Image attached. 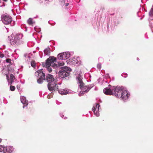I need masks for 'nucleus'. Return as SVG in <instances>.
Segmentation results:
<instances>
[{
  "mask_svg": "<svg viewBox=\"0 0 153 153\" xmlns=\"http://www.w3.org/2000/svg\"><path fill=\"white\" fill-rule=\"evenodd\" d=\"M56 61V58L54 57H50L47 59L46 61V62H42V65L43 67H45L46 70L49 73H51L52 71V67L53 68H58L60 67V66H62L64 65V62L60 61L57 64L54 63L51 65V64L55 62Z\"/></svg>",
  "mask_w": 153,
  "mask_h": 153,
  "instance_id": "obj_1",
  "label": "nucleus"
},
{
  "mask_svg": "<svg viewBox=\"0 0 153 153\" xmlns=\"http://www.w3.org/2000/svg\"><path fill=\"white\" fill-rule=\"evenodd\" d=\"M46 80L48 83V90L51 91L58 90V86L56 83L57 81L56 77H46Z\"/></svg>",
  "mask_w": 153,
  "mask_h": 153,
  "instance_id": "obj_2",
  "label": "nucleus"
},
{
  "mask_svg": "<svg viewBox=\"0 0 153 153\" xmlns=\"http://www.w3.org/2000/svg\"><path fill=\"white\" fill-rule=\"evenodd\" d=\"M115 91L117 92L116 93H114L115 94V96L118 98H121L124 100L128 99L130 95L126 91H123L122 89L120 87L115 89Z\"/></svg>",
  "mask_w": 153,
  "mask_h": 153,
  "instance_id": "obj_3",
  "label": "nucleus"
},
{
  "mask_svg": "<svg viewBox=\"0 0 153 153\" xmlns=\"http://www.w3.org/2000/svg\"><path fill=\"white\" fill-rule=\"evenodd\" d=\"M71 71V69L67 66L61 67V70L59 72V76H68L70 75L69 71Z\"/></svg>",
  "mask_w": 153,
  "mask_h": 153,
  "instance_id": "obj_4",
  "label": "nucleus"
},
{
  "mask_svg": "<svg viewBox=\"0 0 153 153\" xmlns=\"http://www.w3.org/2000/svg\"><path fill=\"white\" fill-rule=\"evenodd\" d=\"M1 18L2 22L6 25L10 24L12 21V18L9 15H3L1 16Z\"/></svg>",
  "mask_w": 153,
  "mask_h": 153,
  "instance_id": "obj_5",
  "label": "nucleus"
},
{
  "mask_svg": "<svg viewBox=\"0 0 153 153\" xmlns=\"http://www.w3.org/2000/svg\"><path fill=\"white\" fill-rule=\"evenodd\" d=\"M117 88L115 87H113L111 89L106 88L103 90V92L106 95H113L115 96V93H117V92L115 91V89H117Z\"/></svg>",
  "mask_w": 153,
  "mask_h": 153,
  "instance_id": "obj_6",
  "label": "nucleus"
},
{
  "mask_svg": "<svg viewBox=\"0 0 153 153\" xmlns=\"http://www.w3.org/2000/svg\"><path fill=\"white\" fill-rule=\"evenodd\" d=\"M22 35L21 34H16L14 37L13 39H12L10 40V42L12 45L18 43L20 39L22 38Z\"/></svg>",
  "mask_w": 153,
  "mask_h": 153,
  "instance_id": "obj_7",
  "label": "nucleus"
},
{
  "mask_svg": "<svg viewBox=\"0 0 153 153\" xmlns=\"http://www.w3.org/2000/svg\"><path fill=\"white\" fill-rule=\"evenodd\" d=\"M14 148L13 147H4V153H12L13 151Z\"/></svg>",
  "mask_w": 153,
  "mask_h": 153,
  "instance_id": "obj_8",
  "label": "nucleus"
},
{
  "mask_svg": "<svg viewBox=\"0 0 153 153\" xmlns=\"http://www.w3.org/2000/svg\"><path fill=\"white\" fill-rule=\"evenodd\" d=\"M81 90V92L82 94H84L85 92H87L91 89V88L88 86H83L82 87L80 88Z\"/></svg>",
  "mask_w": 153,
  "mask_h": 153,
  "instance_id": "obj_9",
  "label": "nucleus"
},
{
  "mask_svg": "<svg viewBox=\"0 0 153 153\" xmlns=\"http://www.w3.org/2000/svg\"><path fill=\"white\" fill-rule=\"evenodd\" d=\"M43 69L38 70L35 72V76H45V73L43 72Z\"/></svg>",
  "mask_w": 153,
  "mask_h": 153,
  "instance_id": "obj_10",
  "label": "nucleus"
},
{
  "mask_svg": "<svg viewBox=\"0 0 153 153\" xmlns=\"http://www.w3.org/2000/svg\"><path fill=\"white\" fill-rule=\"evenodd\" d=\"M82 77H77V82L78 83L80 88H81L85 84L82 80Z\"/></svg>",
  "mask_w": 153,
  "mask_h": 153,
  "instance_id": "obj_11",
  "label": "nucleus"
},
{
  "mask_svg": "<svg viewBox=\"0 0 153 153\" xmlns=\"http://www.w3.org/2000/svg\"><path fill=\"white\" fill-rule=\"evenodd\" d=\"M21 102L24 105L23 106V108L25 106H26L28 105V101L26 100L25 97H21Z\"/></svg>",
  "mask_w": 153,
  "mask_h": 153,
  "instance_id": "obj_12",
  "label": "nucleus"
},
{
  "mask_svg": "<svg viewBox=\"0 0 153 153\" xmlns=\"http://www.w3.org/2000/svg\"><path fill=\"white\" fill-rule=\"evenodd\" d=\"M63 59H66L69 58L70 56V54L69 52H65L62 53Z\"/></svg>",
  "mask_w": 153,
  "mask_h": 153,
  "instance_id": "obj_13",
  "label": "nucleus"
},
{
  "mask_svg": "<svg viewBox=\"0 0 153 153\" xmlns=\"http://www.w3.org/2000/svg\"><path fill=\"white\" fill-rule=\"evenodd\" d=\"M7 80L8 82L10 84H12L14 80L15 79V77H7Z\"/></svg>",
  "mask_w": 153,
  "mask_h": 153,
  "instance_id": "obj_14",
  "label": "nucleus"
},
{
  "mask_svg": "<svg viewBox=\"0 0 153 153\" xmlns=\"http://www.w3.org/2000/svg\"><path fill=\"white\" fill-rule=\"evenodd\" d=\"M92 110L94 112V114L96 115V116L97 117L99 116V112H97V109H96V108L94 106L93 107Z\"/></svg>",
  "mask_w": 153,
  "mask_h": 153,
  "instance_id": "obj_15",
  "label": "nucleus"
},
{
  "mask_svg": "<svg viewBox=\"0 0 153 153\" xmlns=\"http://www.w3.org/2000/svg\"><path fill=\"white\" fill-rule=\"evenodd\" d=\"M84 74V73L82 72L80 70H78L77 71L76 75V76H83Z\"/></svg>",
  "mask_w": 153,
  "mask_h": 153,
  "instance_id": "obj_16",
  "label": "nucleus"
},
{
  "mask_svg": "<svg viewBox=\"0 0 153 153\" xmlns=\"http://www.w3.org/2000/svg\"><path fill=\"white\" fill-rule=\"evenodd\" d=\"M45 79V77H40L37 80V82L39 84H41L43 82V80Z\"/></svg>",
  "mask_w": 153,
  "mask_h": 153,
  "instance_id": "obj_17",
  "label": "nucleus"
},
{
  "mask_svg": "<svg viewBox=\"0 0 153 153\" xmlns=\"http://www.w3.org/2000/svg\"><path fill=\"white\" fill-rule=\"evenodd\" d=\"M59 92L62 95L66 94L67 93V91H65L63 89H61V90H59Z\"/></svg>",
  "mask_w": 153,
  "mask_h": 153,
  "instance_id": "obj_18",
  "label": "nucleus"
},
{
  "mask_svg": "<svg viewBox=\"0 0 153 153\" xmlns=\"http://www.w3.org/2000/svg\"><path fill=\"white\" fill-rule=\"evenodd\" d=\"M44 52L45 54L46 55H49L50 53V48H47L45 49L44 50Z\"/></svg>",
  "mask_w": 153,
  "mask_h": 153,
  "instance_id": "obj_19",
  "label": "nucleus"
},
{
  "mask_svg": "<svg viewBox=\"0 0 153 153\" xmlns=\"http://www.w3.org/2000/svg\"><path fill=\"white\" fill-rule=\"evenodd\" d=\"M27 22L29 25H32L35 23L33 21V19L31 18H30L27 20Z\"/></svg>",
  "mask_w": 153,
  "mask_h": 153,
  "instance_id": "obj_20",
  "label": "nucleus"
},
{
  "mask_svg": "<svg viewBox=\"0 0 153 153\" xmlns=\"http://www.w3.org/2000/svg\"><path fill=\"white\" fill-rule=\"evenodd\" d=\"M36 63L34 61H32L31 62V66L34 68L36 67Z\"/></svg>",
  "mask_w": 153,
  "mask_h": 153,
  "instance_id": "obj_21",
  "label": "nucleus"
},
{
  "mask_svg": "<svg viewBox=\"0 0 153 153\" xmlns=\"http://www.w3.org/2000/svg\"><path fill=\"white\" fill-rule=\"evenodd\" d=\"M58 58L59 59H63L62 53L58 55Z\"/></svg>",
  "mask_w": 153,
  "mask_h": 153,
  "instance_id": "obj_22",
  "label": "nucleus"
},
{
  "mask_svg": "<svg viewBox=\"0 0 153 153\" xmlns=\"http://www.w3.org/2000/svg\"><path fill=\"white\" fill-rule=\"evenodd\" d=\"M10 89L11 91H14L15 89V87L14 86L11 85L10 87Z\"/></svg>",
  "mask_w": 153,
  "mask_h": 153,
  "instance_id": "obj_23",
  "label": "nucleus"
},
{
  "mask_svg": "<svg viewBox=\"0 0 153 153\" xmlns=\"http://www.w3.org/2000/svg\"><path fill=\"white\" fill-rule=\"evenodd\" d=\"M149 15L150 16H153V8H151L149 13Z\"/></svg>",
  "mask_w": 153,
  "mask_h": 153,
  "instance_id": "obj_24",
  "label": "nucleus"
},
{
  "mask_svg": "<svg viewBox=\"0 0 153 153\" xmlns=\"http://www.w3.org/2000/svg\"><path fill=\"white\" fill-rule=\"evenodd\" d=\"M4 150V147L0 145V152H3Z\"/></svg>",
  "mask_w": 153,
  "mask_h": 153,
  "instance_id": "obj_25",
  "label": "nucleus"
},
{
  "mask_svg": "<svg viewBox=\"0 0 153 153\" xmlns=\"http://www.w3.org/2000/svg\"><path fill=\"white\" fill-rule=\"evenodd\" d=\"M11 60L10 59H7L6 60V61L8 63H10L11 64H12V63H11Z\"/></svg>",
  "mask_w": 153,
  "mask_h": 153,
  "instance_id": "obj_26",
  "label": "nucleus"
},
{
  "mask_svg": "<svg viewBox=\"0 0 153 153\" xmlns=\"http://www.w3.org/2000/svg\"><path fill=\"white\" fill-rule=\"evenodd\" d=\"M96 108V109H97V111H98L99 109V107H100V105L98 104H97L95 106Z\"/></svg>",
  "mask_w": 153,
  "mask_h": 153,
  "instance_id": "obj_27",
  "label": "nucleus"
},
{
  "mask_svg": "<svg viewBox=\"0 0 153 153\" xmlns=\"http://www.w3.org/2000/svg\"><path fill=\"white\" fill-rule=\"evenodd\" d=\"M101 65L100 63L98 64L97 65V68L98 69H100L101 68Z\"/></svg>",
  "mask_w": 153,
  "mask_h": 153,
  "instance_id": "obj_28",
  "label": "nucleus"
},
{
  "mask_svg": "<svg viewBox=\"0 0 153 153\" xmlns=\"http://www.w3.org/2000/svg\"><path fill=\"white\" fill-rule=\"evenodd\" d=\"M4 56V55L1 53V52H0V58H2Z\"/></svg>",
  "mask_w": 153,
  "mask_h": 153,
  "instance_id": "obj_29",
  "label": "nucleus"
},
{
  "mask_svg": "<svg viewBox=\"0 0 153 153\" xmlns=\"http://www.w3.org/2000/svg\"><path fill=\"white\" fill-rule=\"evenodd\" d=\"M74 59H75L74 58V59H73V61H72V62H73V61H74V64H77V61H75Z\"/></svg>",
  "mask_w": 153,
  "mask_h": 153,
  "instance_id": "obj_30",
  "label": "nucleus"
},
{
  "mask_svg": "<svg viewBox=\"0 0 153 153\" xmlns=\"http://www.w3.org/2000/svg\"><path fill=\"white\" fill-rule=\"evenodd\" d=\"M46 76H51V77H52V76H53V75L51 74H47Z\"/></svg>",
  "mask_w": 153,
  "mask_h": 153,
  "instance_id": "obj_31",
  "label": "nucleus"
},
{
  "mask_svg": "<svg viewBox=\"0 0 153 153\" xmlns=\"http://www.w3.org/2000/svg\"><path fill=\"white\" fill-rule=\"evenodd\" d=\"M60 1L62 2H64L65 0H59Z\"/></svg>",
  "mask_w": 153,
  "mask_h": 153,
  "instance_id": "obj_32",
  "label": "nucleus"
},
{
  "mask_svg": "<svg viewBox=\"0 0 153 153\" xmlns=\"http://www.w3.org/2000/svg\"><path fill=\"white\" fill-rule=\"evenodd\" d=\"M69 5V4L68 3H66L65 4V5L66 6H67Z\"/></svg>",
  "mask_w": 153,
  "mask_h": 153,
  "instance_id": "obj_33",
  "label": "nucleus"
},
{
  "mask_svg": "<svg viewBox=\"0 0 153 153\" xmlns=\"http://www.w3.org/2000/svg\"><path fill=\"white\" fill-rule=\"evenodd\" d=\"M124 75H127V74H122V76H123Z\"/></svg>",
  "mask_w": 153,
  "mask_h": 153,
  "instance_id": "obj_34",
  "label": "nucleus"
},
{
  "mask_svg": "<svg viewBox=\"0 0 153 153\" xmlns=\"http://www.w3.org/2000/svg\"><path fill=\"white\" fill-rule=\"evenodd\" d=\"M2 141V139H0V143H1V142Z\"/></svg>",
  "mask_w": 153,
  "mask_h": 153,
  "instance_id": "obj_35",
  "label": "nucleus"
},
{
  "mask_svg": "<svg viewBox=\"0 0 153 153\" xmlns=\"http://www.w3.org/2000/svg\"><path fill=\"white\" fill-rule=\"evenodd\" d=\"M3 0L6 2L7 1V0Z\"/></svg>",
  "mask_w": 153,
  "mask_h": 153,
  "instance_id": "obj_36",
  "label": "nucleus"
},
{
  "mask_svg": "<svg viewBox=\"0 0 153 153\" xmlns=\"http://www.w3.org/2000/svg\"><path fill=\"white\" fill-rule=\"evenodd\" d=\"M10 76H13V77H14V76H12L10 75Z\"/></svg>",
  "mask_w": 153,
  "mask_h": 153,
  "instance_id": "obj_37",
  "label": "nucleus"
},
{
  "mask_svg": "<svg viewBox=\"0 0 153 153\" xmlns=\"http://www.w3.org/2000/svg\"><path fill=\"white\" fill-rule=\"evenodd\" d=\"M85 74V76H87V74Z\"/></svg>",
  "mask_w": 153,
  "mask_h": 153,
  "instance_id": "obj_38",
  "label": "nucleus"
},
{
  "mask_svg": "<svg viewBox=\"0 0 153 153\" xmlns=\"http://www.w3.org/2000/svg\"><path fill=\"white\" fill-rule=\"evenodd\" d=\"M34 29L35 30H36V28L35 27ZM35 30L36 31V30Z\"/></svg>",
  "mask_w": 153,
  "mask_h": 153,
  "instance_id": "obj_39",
  "label": "nucleus"
},
{
  "mask_svg": "<svg viewBox=\"0 0 153 153\" xmlns=\"http://www.w3.org/2000/svg\"><path fill=\"white\" fill-rule=\"evenodd\" d=\"M137 60H139V59L138 58L137 59Z\"/></svg>",
  "mask_w": 153,
  "mask_h": 153,
  "instance_id": "obj_40",
  "label": "nucleus"
},
{
  "mask_svg": "<svg viewBox=\"0 0 153 153\" xmlns=\"http://www.w3.org/2000/svg\"><path fill=\"white\" fill-rule=\"evenodd\" d=\"M89 76L90 77V76H91V75H89Z\"/></svg>",
  "mask_w": 153,
  "mask_h": 153,
  "instance_id": "obj_41",
  "label": "nucleus"
}]
</instances>
